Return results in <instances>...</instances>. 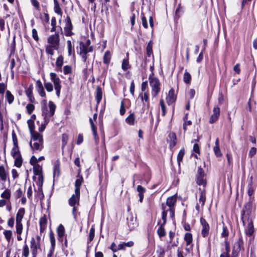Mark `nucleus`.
Segmentation results:
<instances>
[{
	"label": "nucleus",
	"instance_id": "4c0bfd02",
	"mask_svg": "<svg viewBox=\"0 0 257 257\" xmlns=\"http://www.w3.org/2000/svg\"><path fill=\"white\" fill-rule=\"evenodd\" d=\"M28 127L30 132V133L31 134V136H33L34 134L36 133H34V129H35V124L33 120L31 119H29L27 121Z\"/></svg>",
	"mask_w": 257,
	"mask_h": 257
},
{
	"label": "nucleus",
	"instance_id": "7ed1b4c3",
	"mask_svg": "<svg viewBox=\"0 0 257 257\" xmlns=\"http://www.w3.org/2000/svg\"><path fill=\"white\" fill-rule=\"evenodd\" d=\"M31 140L30 143V146L33 151V153L40 152L43 148V139L42 135L36 133L31 136Z\"/></svg>",
	"mask_w": 257,
	"mask_h": 257
},
{
	"label": "nucleus",
	"instance_id": "f8f14e48",
	"mask_svg": "<svg viewBox=\"0 0 257 257\" xmlns=\"http://www.w3.org/2000/svg\"><path fill=\"white\" fill-rule=\"evenodd\" d=\"M126 220L127 226L130 230L135 229L138 226L137 217L134 216L131 213L127 215Z\"/></svg>",
	"mask_w": 257,
	"mask_h": 257
},
{
	"label": "nucleus",
	"instance_id": "774afa93",
	"mask_svg": "<svg viewBox=\"0 0 257 257\" xmlns=\"http://www.w3.org/2000/svg\"><path fill=\"white\" fill-rule=\"evenodd\" d=\"M23 194V192L21 188H19V189L16 191V192L14 193V195L16 198H19L22 196Z\"/></svg>",
	"mask_w": 257,
	"mask_h": 257
},
{
	"label": "nucleus",
	"instance_id": "6e6552de",
	"mask_svg": "<svg viewBox=\"0 0 257 257\" xmlns=\"http://www.w3.org/2000/svg\"><path fill=\"white\" fill-rule=\"evenodd\" d=\"M79 51L78 53L81 56L83 61L86 62L87 59V53L89 52H92L93 50L92 47H88L83 43L81 42L79 46Z\"/></svg>",
	"mask_w": 257,
	"mask_h": 257
},
{
	"label": "nucleus",
	"instance_id": "a18cd8bd",
	"mask_svg": "<svg viewBox=\"0 0 257 257\" xmlns=\"http://www.w3.org/2000/svg\"><path fill=\"white\" fill-rule=\"evenodd\" d=\"M11 193L9 189H6L2 194L1 197L6 199H9L11 197Z\"/></svg>",
	"mask_w": 257,
	"mask_h": 257
},
{
	"label": "nucleus",
	"instance_id": "a211bd4d",
	"mask_svg": "<svg viewBox=\"0 0 257 257\" xmlns=\"http://www.w3.org/2000/svg\"><path fill=\"white\" fill-rule=\"evenodd\" d=\"M247 226L245 228V233L248 236H252L254 232V227L252 220L246 221Z\"/></svg>",
	"mask_w": 257,
	"mask_h": 257
},
{
	"label": "nucleus",
	"instance_id": "f3484780",
	"mask_svg": "<svg viewBox=\"0 0 257 257\" xmlns=\"http://www.w3.org/2000/svg\"><path fill=\"white\" fill-rule=\"evenodd\" d=\"M176 100V95L175 94V91L173 89H171L166 97V101L169 105H170L175 102Z\"/></svg>",
	"mask_w": 257,
	"mask_h": 257
},
{
	"label": "nucleus",
	"instance_id": "c85d7f7f",
	"mask_svg": "<svg viewBox=\"0 0 257 257\" xmlns=\"http://www.w3.org/2000/svg\"><path fill=\"white\" fill-rule=\"evenodd\" d=\"M135 115L134 113H131L125 119V122L129 125H133L135 123Z\"/></svg>",
	"mask_w": 257,
	"mask_h": 257
},
{
	"label": "nucleus",
	"instance_id": "de8ad7c7",
	"mask_svg": "<svg viewBox=\"0 0 257 257\" xmlns=\"http://www.w3.org/2000/svg\"><path fill=\"white\" fill-rule=\"evenodd\" d=\"M184 154H185V150L184 149H181L180 151H179V152L178 154V156H177V162H178L179 165H180V162L183 160V158L184 155Z\"/></svg>",
	"mask_w": 257,
	"mask_h": 257
},
{
	"label": "nucleus",
	"instance_id": "b1692460",
	"mask_svg": "<svg viewBox=\"0 0 257 257\" xmlns=\"http://www.w3.org/2000/svg\"><path fill=\"white\" fill-rule=\"evenodd\" d=\"M158 223L160 224V225L157 230V233L160 237H162L166 235V231L164 227L165 224H163V221L162 222L161 221H160Z\"/></svg>",
	"mask_w": 257,
	"mask_h": 257
},
{
	"label": "nucleus",
	"instance_id": "393cba45",
	"mask_svg": "<svg viewBox=\"0 0 257 257\" xmlns=\"http://www.w3.org/2000/svg\"><path fill=\"white\" fill-rule=\"evenodd\" d=\"M44 180H37L36 184L38 186L37 194L39 196L40 198H43L44 194L42 190V185L43 184Z\"/></svg>",
	"mask_w": 257,
	"mask_h": 257
},
{
	"label": "nucleus",
	"instance_id": "0e129e2a",
	"mask_svg": "<svg viewBox=\"0 0 257 257\" xmlns=\"http://www.w3.org/2000/svg\"><path fill=\"white\" fill-rule=\"evenodd\" d=\"M56 20L55 17H53L51 19V26H52L51 32H54L56 31Z\"/></svg>",
	"mask_w": 257,
	"mask_h": 257
},
{
	"label": "nucleus",
	"instance_id": "4be33fe9",
	"mask_svg": "<svg viewBox=\"0 0 257 257\" xmlns=\"http://www.w3.org/2000/svg\"><path fill=\"white\" fill-rule=\"evenodd\" d=\"M25 214V209L24 208H20L17 214H16V222H22V219L24 217V216Z\"/></svg>",
	"mask_w": 257,
	"mask_h": 257
},
{
	"label": "nucleus",
	"instance_id": "f257e3e1",
	"mask_svg": "<svg viewBox=\"0 0 257 257\" xmlns=\"http://www.w3.org/2000/svg\"><path fill=\"white\" fill-rule=\"evenodd\" d=\"M83 182V179L82 176L80 175L79 173L77 175V179L75 183V194H73L69 199V204L73 207L72 213L75 217V212L76 211V205L79 204L80 198V189Z\"/></svg>",
	"mask_w": 257,
	"mask_h": 257
},
{
	"label": "nucleus",
	"instance_id": "2eb2a0df",
	"mask_svg": "<svg viewBox=\"0 0 257 257\" xmlns=\"http://www.w3.org/2000/svg\"><path fill=\"white\" fill-rule=\"evenodd\" d=\"M220 115V108L217 106H215L213 109V113L211 115L209 122L213 123L218 118Z\"/></svg>",
	"mask_w": 257,
	"mask_h": 257
},
{
	"label": "nucleus",
	"instance_id": "e2e57ef3",
	"mask_svg": "<svg viewBox=\"0 0 257 257\" xmlns=\"http://www.w3.org/2000/svg\"><path fill=\"white\" fill-rule=\"evenodd\" d=\"M34 108L35 106L32 104H28L26 106L27 111L29 114H31L32 113Z\"/></svg>",
	"mask_w": 257,
	"mask_h": 257
},
{
	"label": "nucleus",
	"instance_id": "13d9d810",
	"mask_svg": "<svg viewBox=\"0 0 257 257\" xmlns=\"http://www.w3.org/2000/svg\"><path fill=\"white\" fill-rule=\"evenodd\" d=\"M193 244H190L188 245V246H186L185 247V251L186 253L185 254V255H187L188 254H189L192 253L193 250Z\"/></svg>",
	"mask_w": 257,
	"mask_h": 257
},
{
	"label": "nucleus",
	"instance_id": "8fccbe9b",
	"mask_svg": "<svg viewBox=\"0 0 257 257\" xmlns=\"http://www.w3.org/2000/svg\"><path fill=\"white\" fill-rule=\"evenodd\" d=\"M44 86L48 92H52L53 90V86L51 82L44 81Z\"/></svg>",
	"mask_w": 257,
	"mask_h": 257
},
{
	"label": "nucleus",
	"instance_id": "5fc2aeb1",
	"mask_svg": "<svg viewBox=\"0 0 257 257\" xmlns=\"http://www.w3.org/2000/svg\"><path fill=\"white\" fill-rule=\"evenodd\" d=\"M160 105L161 106V109L162 111V115L164 116V115H165V114L166 113V110L165 102L163 99L160 100Z\"/></svg>",
	"mask_w": 257,
	"mask_h": 257
},
{
	"label": "nucleus",
	"instance_id": "052dcab7",
	"mask_svg": "<svg viewBox=\"0 0 257 257\" xmlns=\"http://www.w3.org/2000/svg\"><path fill=\"white\" fill-rule=\"evenodd\" d=\"M63 64V57L62 56H59L56 62V65L58 67H61Z\"/></svg>",
	"mask_w": 257,
	"mask_h": 257
},
{
	"label": "nucleus",
	"instance_id": "338daca9",
	"mask_svg": "<svg viewBox=\"0 0 257 257\" xmlns=\"http://www.w3.org/2000/svg\"><path fill=\"white\" fill-rule=\"evenodd\" d=\"M72 72L71 67L68 65L65 66L63 68V72L65 74H68Z\"/></svg>",
	"mask_w": 257,
	"mask_h": 257
},
{
	"label": "nucleus",
	"instance_id": "bf43d9fd",
	"mask_svg": "<svg viewBox=\"0 0 257 257\" xmlns=\"http://www.w3.org/2000/svg\"><path fill=\"white\" fill-rule=\"evenodd\" d=\"M50 240L53 249L55 245V238L53 232H51L49 234Z\"/></svg>",
	"mask_w": 257,
	"mask_h": 257
},
{
	"label": "nucleus",
	"instance_id": "09e8293b",
	"mask_svg": "<svg viewBox=\"0 0 257 257\" xmlns=\"http://www.w3.org/2000/svg\"><path fill=\"white\" fill-rule=\"evenodd\" d=\"M4 234L6 240L8 242H9L11 240L12 237V231L9 230H6L4 232Z\"/></svg>",
	"mask_w": 257,
	"mask_h": 257
},
{
	"label": "nucleus",
	"instance_id": "ea45409f",
	"mask_svg": "<svg viewBox=\"0 0 257 257\" xmlns=\"http://www.w3.org/2000/svg\"><path fill=\"white\" fill-rule=\"evenodd\" d=\"M111 59V54L109 51H107L105 52L104 56H103V62L108 64Z\"/></svg>",
	"mask_w": 257,
	"mask_h": 257
},
{
	"label": "nucleus",
	"instance_id": "412c9836",
	"mask_svg": "<svg viewBox=\"0 0 257 257\" xmlns=\"http://www.w3.org/2000/svg\"><path fill=\"white\" fill-rule=\"evenodd\" d=\"M168 141L169 142L170 147H174L176 144V136L174 133L171 132L168 135Z\"/></svg>",
	"mask_w": 257,
	"mask_h": 257
},
{
	"label": "nucleus",
	"instance_id": "864d4df0",
	"mask_svg": "<svg viewBox=\"0 0 257 257\" xmlns=\"http://www.w3.org/2000/svg\"><path fill=\"white\" fill-rule=\"evenodd\" d=\"M122 69L125 71L130 68V64L128 59H124L122 63Z\"/></svg>",
	"mask_w": 257,
	"mask_h": 257
},
{
	"label": "nucleus",
	"instance_id": "a19ab883",
	"mask_svg": "<svg viewBox=\"0 0 257 257\" xmlns=\"http://www.w3.org/2000/svg\"><path fill=\"white\" fill-rule=\"evenodd\" d=\"M11 155L13 156V157H17L18 156H20V152L19 150L18 146H14L13 149H12L11 152Z\"/></svg>",
	"mask_w": 257,
	"mask_h": 257
},
{
	"label": "nucleus",
	"instance_id": "c9c22d12",
	"mask_svg": "<svg viewBox=\"0 0 257 257\" xmlns=\"http://www.w3.org/2000/svg\"><path fill=\"white\" fill-rule=\"evenodd\" d=\"M57 234L59 238H62L65 234V228L63 225L60 224L57 229Z\"/></svg>",
	"mask_w": 257,
	"mask_h": 257
},
{
	"label": "nucleus",
	"instance_id": "9d476101",
	"mask_svg": "<svg viewBox=\"0 0 257 257\" xmlns=\"http://www.w3.org/2000/svg\"><path fill=\"white\" fill-rule=\"evenodd\" d=\"M242 245L243 240L242 237H240L233 244L231 257H237Z\"/></svg>",
	"mask_w": 257,
	"mask_h": 257
},
{
	"label": "nucleus",
	"instance_id": "dca6fc26",
	"mask_svg": "<svg viewBox=\"0 0 257 257\" xmlns=\"http://www.w3.org/2000/svg\"><path fill=\"white\" fill-rule=\"evenodd\" d=\"M34 174L38 176L37 180H44L42 175V167L39 164L33 166Z\"/></svg>",
	"mask_w": 257,
	"mask_h": 257
},
{
	"label": "nucleus",
	"instance_id": "4d7b16f0",
	"mask_svg": "<svg viewBox=\"0 0 257 257\" xmlns=\"http://www.w3.org/2000/svg\"><path fill=\"white\" fill-rule=\"evenodd\" d=\"M67 47H68V53L69 56H71L72 54V50H73V46L71 43V41L68 40L67 42Z\"/></svg>",
	"mask_w": 257,
	"mask_h": 257
},
{
	"label": "nucleus",
	"instance_id": "72a5a7b5",
	"mask_svg": "<svg viewBox=\"0 0 257 257\" xmlns=\"http://www.w3.org/2000/svg\"><path fill=\"white\" fill-rule=\"evenodd\" d=\"M206 201V192L204 190H202L200 192L199 198V202L201 203V206H203L205 203Z\"/></svg>",
	"mask_w": 257,
	"mask_h": 257
},
{
	"label": "nucleus",
	"instance_id": "473e14b6",
	"mask_svg": "<svg viewBox=\"0 0 257 257\" xmlns=\"http://www.w3.org/2000/svg\"><path fill=\"white\" fill-rule=\"evenodd\" d=\"M254 192V188L252 186V183L250 182L248 184V191L247 194L249 196V201H252V198L253 197V194Z\"/></svg>",
	"mask_w": 257,
	"mask_h": 257
},
{
	"label": "nucleus",
	"instance_id": "e433bc0d",
	"mask_svg": "<svg viewBox=\"0 0 257 257\" xmlns=\"http://www.w3.org/2000/svg\"><path fill=\"white\" fill-rule=\"evenodd\" d=\"M6 98L8 102L11 104L14 100V96L9 90H7L6 93Z\"/></svg>",
	"mask_w": 257,
	"mask_h": 257
},
{
	"label": "nucleus",
	"instance_id": "1a4fd4ad",
	"mask_svg": "<svg viewBox=\"0 0 257 257\" xmlns=\"http://www.w3.org/2000/svg\"><path fill=\"white\" fill-rule=\"evenodd\" d=\"M149 82L152 89V95L156 96L160 91V83L158 79L155 77H149Z\"/></svg>",
	"mask_w": 257,
	"mask_h": 257
},
{
	"label": "nucleus",
	"instance_id": "c03bdc74",
	"mask_svg": "<svg viewBox=\"0 0 257 257\" xmlns=\"http://www.w3.org/2000/svg\"><path fill=\"white\" fill-rule=\"evenodd\" d=\"M184 81L186 84H189L191 80V76L190 73L186 70L183 77Z\"/></svg>",
	"mask_w": 257,
	"mask_h": 257
},
{
	"label": "nucleus",
	"instance_id": "37998d69",
	"mask_svg": "<svg viewBox=\"0 0 257 257\" xmlns=\"http://www.w3.org/2000/svg\"><path fill=\"white\" fill-rule=\"evenodd\" d=\"M15 159V165L20 168L22 164V158L21 155L13 157Z\"/></svg>",
	"mask_w": 257,
	"mask_h": 257
},
{
	"label": "nucleus",
	"instance_id": "39448f33",
	"mask_svg": "<svg viewBox=\"0 0 257 257\" xmlns=\"http://www.w3.org/2000/svg\"><path fill=\"white\" fill-rule=\"evenodd\" d=\"M56 109L55 104L51 101L49 102V109L45 105L42 107V115L44 116L45 122L48 123L50 118L54 115Z\"/></svg>",
	"mask_w": 257,
	"mask_h": 257
},
{
	"label": "nucleus",
	"instance_id": "f704fd0d",
	"mask_svg": "<svg viewBox=\"0 0 257 257\" xmlns=\"http://www.w3.org/2000/svg\"><path fill=\"white\" fill-rule=\"evenodd\" d=\"M54 9L55 12L56 14H57L58 15L61 16L62 15V11L60 7L58 2L57 1V0H54Z\"/></svg>",
	"mask_w": 257,
	"mask_h": 257
},
{
	"label": "nucleus",
	"instance_id": "aec40b11",
	"mask_svg": "<svg viewBox=\"0 0 257 257\" xmlns=\"http://www.w3.org/2000/svg\"><path fill=\"white\" fill-rule=\"evenodd\" d=\"M89 121H90V123L91 124V127L92 132H93L94 139L95 140V144L98 145V141H99V138L98 137L97 134L96 127L95 126V125L93 122L92 119L91 118H90Z\"/></svg>",
	"mask_w": 257,
	"mask_h": 257
},
{
	"label": "nucleus",
	"instance_id": "7c9ffc66",
	"mask_svg": "<svg viewBox=\"0 0 257 257\" xmlns=\"http://www.w3.org/2000/svg\"><path fill=\"white\" fill-rule=\"evenodd\" d=\"M184 240L186 241V246H188L190 244H193L192 243V235L191 233L187 232L185 234Z\"/></svg>",
	"mask_w": 257,
	"mask_h": 257
},
{
	"label": "nucleus",
	"instance_id": "680f3d73",
	"mask_svg": "<svg viewBox=\"0 0 257 257\" xmlns=\"http://www.w3.org/2000/svg\"><path fill=\"white\" fill-rule=\"evenodd\" d=\"M95 230L93 227H91L89 230L88 240L91 241L94 237Z\"/></svg>",
	"mask_w": 257,
	"mask_h": 257
},
{
	"label": "nucleus",
	"instance_id": "423d86ee",
	"mask_svg": "<svg viewBox=\"0 0 257 257\" xmlns=\"http://www.w3.org/2000/svg\"><path fill=\"white\" fill-rule=\"evenodd\" d=\"M50 76L51 80L54 84L56 95L59 97L60 95L61 89L62 87V85L61 84V80L57 74L55 73H50Z\"/></svg>",
	"mask_w": 257,
	"mask_h": 257
},
{
	"label": "nucleus",
	"instance_id": "69168bd1",
	"mask_svg": "<svg viewBox=\"0 0 257 257\" xmlns=\"http://www.w3.org/2000/svg\"><path fill=\"white\" fill-rule=\"evenodd\" d=\"M213 151L217 157H221L222 156V153L219 146H215L213 148Z\"/></svg>",
	"mask_w": 257,
	"mask_h": 257
},
{
	"label": "nucleus",
	"instance_id": "6ab92c4d",
	"mask_svg": "<svg viewBox=\"0 0 257 257\" xmlns=\"http://www.w3.org/2000/svg\"><path fill=\"white\" fill-rule=\"evenodd\" d=\"M162 219L163 221V224H166L167 214L168 212H170V209H169V207L165 204H162Z\"/></svg>",
	"mask_w": 257,
	"mask_h": 257
},
{
	"label": "nucleus",
	"instance_id": "bb28decb",
	"mask_svg": "<svg viewBox=\"0 0 257 257\" xmlns=\"http://www.w3.org/2000/svg\"><path fill=\"white\" fill-rule=\"evenodd\" d=\"M139 97L140 98L142 101L143 102V105H145L144 101L147 102V108H149V95L147 92L140 93Z\"/></svg>",
	"mask_w": 257,
	"mask_h": 257
},
{
	"label": "nucleus",
	"instance_id": "f03ea898",
	"mask_svg": "<svg viewBox=\"0 0 257 257\" xmlns=\"http://www.w3.org/2000/svg\"><path fill=\"white\" fill-rule=\"evenodd\" d=\"M48 44L46 47V52L51 56L54 55V50H58L60 44V38L58 33H55L50 36L47 39Z\"/></svg>",
	"mask_w": 257,
	"mask_h": 257
},
{
	"label": "nucleus",
	"instance_id": "0eeeda50",
	"mask_svg": "<svg viewBox=\"0 0 257 257\" xmlns=\"http://www.w3.org/2000/svg\"><path fill=\"white\" fill-rule=\"evenodd\" d=\"M177 201V195L175 194L169 197L166 200V205L169 207L170 209V216L171 218L174 217L175 214V205Z\"/></svg>",
	"mask_w": 257,
	"mask_h": 257
},
{
	"label": "nucleus",
	"instance_id": "a878e982",
	"mask_svg": "<svg viewBox=\"0 0 257 257\" xmlns=\"http://www.w3.org/2000/svg\"><path fill=\"white\" fill-rule=\"evenodd\" d=\"M102 92L100 87L98 86L96 88L95 93V98L97 104H98L102 99Z\"/></svg>",
	"mask_w": 257,
	"mask_h": 257
},
{
	"label": "nucleus",
	"instance_id": "49530a36",
	"mask_svg": "<svg viewBox=\"0 0 257 257\" xmlns=\"http://www.w3.org/2000/svg\"><path fill=\"white\" fill-rule=\"evenodd\" d=\"M23 229V226L22 222H16V232L17 234H22Z\"/></svg>",
	"mask_w": 257,
	"mask_h": 257
},
{
	"label": "nucleus",
	"instance_id": "9b49d317",
	"mask_svg": "<svg viewBox=\"0 0 257 257\" xmlns=\"http://www.w3.org/2000/svg\"><path fill=\"white\" fill-rule=\"evenodd\" d=\"M40 236L37 235L36 237V239L34 238H32L31 240V248L32 250V254L34 256H36L37 252L38 249L40 248Z\"/></svg>",
	"mask_w": 257,
	"mask_h": 257
},
{
	"label": "nucleus",
	"instance_id": "79ce46f5",
	"mask_svg": "<svg viewBox=\"0 0 257 257\" xmlns=\"http://www.w3.org/2000/svg\"><path fill=\"white\" fill-rule=\"evenodd\" d=\"M39 224L40 226V230L41 231H42L44 230L47 224V219L45 217H41L39 221Z\"/></svg>",
	"mask_w": 257,
	"mask_h": 257
},
{
	"label": "nucleus",
	"instance_id": "cd10ccee",
	"mask_svg": "<svg viewBox=\"0 0 257 257\" xmlns=\"http://www.w3.org/2000/svg\"><path fill=\"white\" fill-rule=\"evenodd\" d=\"M27 234H28V231H27L26 238L25 239V244L23 248V255L24 257H29V248L28 245L26 244Z\"/></svg>",
	"mask_w": 257,
	"mask_h": 257
},
{
	"label": "nucleus",
	"instance_id": "c756f323",
	"mask_svg": "<svg viewBox=\"0 0 257 257\" xmlns=\"http://www.w3.org/2000/svg\"><path fill=\"white\" fill-rule=\"evenodd\" d=\"M137 191L139 192V200L142 202L144 198V193L146 191V189L141 185H138L137 186Z\"/></svg>",
	"mask_w": 257,
	"mask_h": 257
},
{
	"label": "nucleus",
	"instance_id": "2f4dec72",
	"mask_svg": "<svg viewBox=\"0 0 257 257\" xmlns=\"http://www.w3.org/2000/svg\"><path fill=\"white\" fill-rule=\"evenodd\" d=\"M60 167L59 162H56L54 166L53 176L54 178L58 177L60 174Z\"/></svg>",
	"mask_w": 257,
	"mask_h": 257
},
{
	"label": "nucleus",
	"instance_id": "4468645a",
	"mask_svg": "<svg viewBox=\"0 0 257 257\" xmlns=\"http://www.w3.org/2000/svg\"><path fill=\"white\" fill-rule=\"evenodd\" d=\"M73 25L71 19L69 16H67L66 20L65 26L64 28V33L66 36H71L73 34L72 32Z\"/></svg>",
	"mask_w": 257,
	"mask_h": 257
},
{
	"label": "nucleus",
	"instance_id": "58836bf2",
	"mask_svg": "<svg viewBox=\"0 0 257 257\" xmlns=\"http://www.w3.org/2000/svg\"><path fill=\"white\" fill-rule=\"evenodd\" d=\"M196 182L199 185L205 186L206 185V181L204 179V176H197Z\"/></svg>",
	"mask_w": 257,
	"mask_h": 257
},
{
	"label": "nucleus",
	"instance_id": "ddd939ff",
	"mask_svg": "<svg viewBox=\"0 0 257 257\" xmlns=\"http://www.w3.org/2000/svg\"><path fill=\"white\" fill-rule=\"evenodd\" d=\"M200 223H201V225L202 226L201 232V235L203 237H205L209 234V230H210L209 225L207 222L206 220L202 217H201L200 218Z\"/></svg>",
	"mask_w": 257,
	"mask_h": 257
},
{
	"label": "nucleus",
	"instance_id": "6e6d98bb",
	"mask_svg": "<svg viewBox=\"0 0 257 257\" xmlns=\"http://www.w3.org/2000/svg\"><path fill=\"white\" fill-rule=\"evenodd\" d=\"M229 234V231L227 229V227L223 225L222 228V232L221 234V237H227Z\"/></svg>",
	"mask_w": 257,
	"mask_h": 257
},
{
	"label": "nucleus",
	"instance_id": "5701e85b",
	"mask_svg": "<svg viewBox=\"0 0 257 257\" xmlns=\"http://www.w3.org/2000/svg\"><path fill=\"white\" fill-rule=\"evenodd\" d=\"M9 174L6 171L5 167L3 166H0V178L2 181L5 182L8 178Z\"/></svg>",
	"mask_w": 257,
	"mask_h": 257
},
{
	"label": "nucleus",
	"instance_id": "3c124183",
	"mask_svg": "<svg viewBox=\"0 0 257 257\" xmlns=\"http://www.w3.org/2000/svg\"><path fill=\"white\" fill-rule=\"evenodd\" d=\"M68 136L66 134L62 135V148H64L67 144L68 141Z\"/></svg>",
	"mask_w": 257,
	"mask_h": 257
},
{
	"label": "nucleus",
	"instance_id": "603ef678",
	"mask_svg": "<svg viewBox=\"0 0 257 257\" xmlns=\"http://www.w3.org/2000/svg\"><path fill=\"white\" fill-rule=\"evenodd\" d=\"M147 55L149 57L153 55L152 44L151 42L148 43L147 47Z\"/></svg>",
	"mask_w": 257,
	"mask_h": 257
},
{
	"label": "nucleus",
	"instance_id": "20e7f679",
	"mask_svg": "<svg viewBox=\"0 0 257 257\" xmlns=\"http://www.w3.org/2000/svg\"><path fill=\"white\" fill-rule=\"evenodd\" d=\"M253 208L252 201H249L244 206L241 214V220L243 225L246 221L252 220Z\"/></svg>",
	"mask_w": 257,
	"mask_h": 257
}]
</instances>
